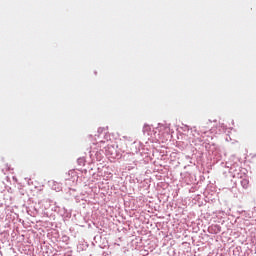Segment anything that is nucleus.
Wrapping results in <instances>:
<instances>
[{"label":"nucleus","mask_w":256,"mask_h":256,"mask_svg":"<svg viewBox=\"0 0 256 256\" xmlns=\"http://www.w3.org/2000/svg\"><path fill=\"white\" fill-rule=\"evenodd\" d=\"M241 185H242L243 189H247L249 187V179H247V178L242 179Z\"/></svg>","instance_id":"nucleus-1"},{"label":"nucleus","mask_w":256,"mask_h":256,"mask_svg":"<svg viewBox=\"0 0 256 256\" xmlns=\"http://www.w3.org/2000/svg\"><path fill=\"white\" fill-rule=\"evenodd\" d=\"M98 131H99V133H101V131H103V128H99Z\"/></svg>","instance_id":"nucleus-2"}]
</instances>
